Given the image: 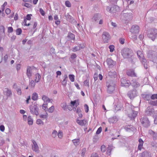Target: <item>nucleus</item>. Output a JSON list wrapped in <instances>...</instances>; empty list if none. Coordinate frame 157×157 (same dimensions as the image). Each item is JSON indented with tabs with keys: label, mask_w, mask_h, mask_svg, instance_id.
Returning a JSON list of instances; mask_svg holds the SVG:
<instances>
[{
	"label": "nucleus",
	"mask_w": 157,
	"mask_h": 157,
	"mask_svg": "<svg viewBox=\"0 0 157 157\" xmlns=\"http://www.w3.org/2000/svg\"><path fill=\"white\" fill-rule=\"evenodd\" d=\"M106 86L107 92L109 94H112L115 89V82L112 80H109L106 82Z\"/></svg>",
	"instance_id": "f257e3e1"
},
{
	"label": "nucleus",
	"mask_w": 157,
	"mask_h": 157,
	"mask_svg": "<svg viewBox=\"0 0 157 157\" xmlns=\"http://www.w3.org/2000/svg\"><path fill=\"white\" fill-rule=\"evenodd\" d=\"M121 54L124 58H131L132 63L133 62L132 59L133 52L132 51L128 48H124L122 51Z\"/></svg>",
	"instance_id": "f03ea898"
},
{
	"label": "nucleus",
	"mask_w": 157,
	"mask_h": 157,
	"mask_svg": "<svg viewBox=\"0 0 157 157\" xmlns=\"http://www.w3.org/2000/svg\"><path fill=\"white\" fill-rule=\"evenodd\" d=\"M147 36L152 41H154L157 37V29H150L148 32Z\"/></svg>",
	"instance_id": "7ed1b4c3"
},
{
	"label": "nucleus",
	"mask_w": 157,
	"mask_h": 157,
	"mask_svg": "<svg viewBox=\"0 0 157 157\" xmlns=\"http://www.w3.org/2000/svg\"><path fill=\"white\" fill-rule=\"evenodd\" d=\"M137 54L142 64L144 65V68L147 69V61L144 58V55L142 52L140 51H138L137 52Z\"/></svg>",
	"instance_id": "20e7f679"
},
{
	"label": "nucleus",
	"mask_w": 157,
	"mask_h": 157,
	"mask_svg": "<svg viewBox=\"0 0 157 157\" xmlns=\"http://www.w3.org/2000/svg\"><path fill=\"white\" fill-rule=\"evenodd\" d=\"M142 98L146 101H150L149 104L151 105L157 106V100L156 101H150L151 99V94H144L141 95Z\"/></svg>",
	"instance_id": "39448f33"
},
{
	"label": "nucleus",
	"mask_w": 157,
	"mask_h": 157,
	"mask_svg": "<svg viewBox=\"0 0 157 157\" xmlns=\"http://www.w3.org/2000/svg\"><path fill=\"white\" fill-rule=\"evenodd\" d=\"M147 57L151 61L155 63H157V52L152 51H150L147 54Z\"/></svg>",
	"instance_id": "423d86ee"
},
{
	"label": "nucleus",
	"mask_w": 157,
	"mask_h": 157,
	"mask_svg": "<svg viewBox=\"0 0 157 157\" xmlns=\"http://www.w3.org/2000/svg\"><path fill=\"white\" fill-rule=\"evenodd\" d=\"M121 18L122 20L128 22L132 19V14L131 13H122L121 14Z\"/></svg>",
	"instance_id": "0eeeda50"
},
{
	"label": "nucleus",
	"mask_w": 157,
	"mask_h": 157,
	"mask_svg": "<svg viewBox=\"0 0 157 157\" xmlns=\"http://www.w3.org/2000/svg\"><path fill=\"white\" fill-rule=\"evenodd\" d=\"M119 7L117 6L114 5L112 6H108L107 7L106 10L111 13H115L119 10Z\"/></svg>",
	"instance_id": "6e6552de"
},
{
	"label": "nucleus",
	"mask_w": 157,
	"mask_h": 157,
	"mask_svg": "<svg viewBox=\"0 0 157 157\" xmlns=\"http://www.w3.org/2000/svg\"><path fill=\"white\" fill-rule=\"evenodd\" d=\"M30 112L33 114L37 116L39 115L38 108L36 105H30L29 107Z\"/></svg>",
	"instance_id": "1a4fd4ad"
},
{
	"label": "nucleus",
	"mask_w": 157,
	"mask_h": 157,
	"mask_svg": "<svg viewBox=\"0 0 157 157\" xmlns=\"http://www.w3.org/2000/svg\"><path fill=\"white\" fill-rule=\"evenodd\" d=\"M102 38L104 42L107 43L110 39V36L108 32H103L102 35Z\"/></svg>",
	"instance_id": "9d476101"
},
{
	"label": "nucleus",
	"mask_w": 157,
	"mask_h": 157,
	"mask_svg": "<svg viewBox=\"0 0 157 157\" xmlns=\"http://www.w3.org/2000/svg\"><path fill=\"white\" fill-rule=\"evenodd\" d=\"M141 123L146 128H147L150 126V122L146 117H144L140 120Z\"/></svg>",
	"instance_id": "9b49d317"
},
{
	"label": "nucleus",
	"mask_w": 157,
	"mask_h": 157,
	"mask_svg": "<svg viewBox=\"0 0 157 157\" xmlns=\"http://www.w3.org/2000/svg\"><path fill=\"white\" fill-rule=\"evenodd\" d=\"M3 94L7 98L11 97L12 95V93L11 90L8 88H5L3 89Z\"/></svg>",
	"instance_id": "f8f14e48"
},
{
	"label": "nucleus",
	"mask_w": 157,
	"mask_h": 157,
	"mask_svg": "<svg viewBox=\"0 0 157 157\" xmlns=\"http://www.w3.org/2000/svg\"><path fill=\"white\" fill-rule=\"evenodd\" d=\"M130 84V81L126 80L125 78H123L121 79V85L122 86L128 87Z\"/></svg>",
	"instance_id": "ddd939ff"
},
{
	"label": "nucleus",
	"mask_w": 157,
	"mask_h": 157,
	"mask_svg": "<svg viewBox=\"0 0 157 157\" xmlns=\"http://www.w3.org/2000/svg\"><path fill=\"white\" fill-rule=\"evenodd\" d=\"M32 141L33 142V144H32V150L36 153H38L40 151L37 143L34 140H32Z\"/></svg>",
	"instance_id": "4468645a"
},
{
	"label": "nucleus",
	"mask_w": 157,
	"mask_h": 157,
	"mask_svg": "<svg viewBox=\"0 0 157 157\" xmlns=\"http://www.w3.org/2000/svg\"><path fill=\"white\" fill-rule=\"evenodd\" d=\"M101 17V15L99 13H95L93 16L91 18V21L95 23H98L99 20Z\"/></svg>",
	"instance_id": "2eb2a0df"
},
{
	"label": "nucleus",
	"mask_w": 157,
	"mask_h": 157,
	"mask_svg": "<svg viewBox=\"0 0 157 157\" xmlns=\"http://www.w3.org/2000/svg\"><path fill=\"white\" fill-rule=\"evenodd\" d=\"M138 113V112L137 111L133 110H132L131 112L128 114V116L131 120H133L135 119V118L137 116Z\"/></svg>",
	"instance_id": "dca6fc26"
},
{
	"label": "nucleus",
	"mask_w": 157,
	"mask_h": 157,
	"mask_svg": "<svg viewBox=\"0 0 157 157\" xmlns=\"http://www.w3.org/2000/svg\"><path fill=\"white\" fill-rule=\"evenodd\" d=\"M130 32L133 34L138 33L139 32V26L136 25H133L130 30Z\"/></svg>",
	"instance_id": "f3484780"
},
{
	"label": "nucleus",
	"mask_w": 157,
	"mask_h": 157,
	"mask_svg": "<svg viewBox=\"0 0 157 157\" xmlns=\"http://www.w3.org/2000/svg\"><path fill=\"white\" fill-rule=\"evenodd\" d=\"M106 62L109 68H113L116 65V62L113 61L110 58H108L106 60Z\"/></svg>",
	"instance_id": "a211bd4d"
},
{
	"label": "nucleus",
	"mask_w": 157,
	"mask_h": 157,
	"mask_svg": "<svg viewBox=\"0 0 157 157\" xmlns=\"http://www.w3.org/2000/svg\"><path fill=\"white\" fill-rule=\"evenodd\" d=\"M85 47L84 45L83 44H78V46H75L73 47L72 50L73 52H76L81 49H83Z\"/></svg>",
	"instance_id": "6ab92c4d"
},
{
	"label": "nucleus",
	"mask_w": 157,
	"mask_h": 157,
	"mask_svg": "<svg viewBox=\"0 0 157 157\" xmlns=\"http://www.w3.org/2000/svg\"><path fill=\"white\" fill-rule=\"evenodd\" d=\"M155 110L152 107H148L146 110V114L147 115H151L154 112Z\"/></svg>",
	"instance_id": "aec40b11"
},
{
	"label": "nucleus",
	"mask_w": 157,
	"mask_h": 157,
	"mask_svg": "<svg viewBox=\"0 0 157 157\" xmlns=\"http://www.w3.org/2000/svg\"><path fill=\"white\" fill-rule=\"evenodd\" d=\"M127 95L131 99L134 98L136 95V90H130L128 92Z\"/></svg>",
	"instance_id": "412c9836"
},
{
	"label": "nucleus",
	"mask_w": 157,
	"mask_h": 157,
	"mask_svg": "<svg viewBox=\"0 0 157 157\" xmlns=\"http://www.w3.org/2000/svg\"><path fill=\"white\" fill-rule=\"evenodd\" d=\"M124 128L126 131L129 132H134L136 130V128L131 125H128L126 126Z\"/></svg>",
	"instance_id": "4be33fe9"
},
{
	"label": "nucleus",
	"mask_w": 157,
	"mask_h": 157,
	"mask_svg": "<svg viewBox=\"0 0 157 157\" xmlns=\"http://www.w3.org/2000/svg\"><path fill=\"white\" fill-rule=\"evenodd\" d=\"M149 133L152 137L154 140H156L157 139V133L156 132L152 130H149L148 131Z\"/></svg>",
	"instance_id": "5701e85b"
},
{
	"label": "nucleus",
	"mask_w": 157,
	"mask_h": 157,
	"mask_svg": "<svg viewBox=\"0 0 157 157\" xmlns=\"http://www.w3.org/2000/svg\"><path fill=\"white\" fill-rule=\"evenodd\" d=\"M127 75L132 77H136V75L133 69H129L127 72Z\"/></svg>",
	"instance_id": "b1692460"
},
{
	"label": "nucleus",
	"mask_w": 157,
	"mask_h": 157,
	"mask_svg": "<svg viewBox=\"0 0 157 157\" xmlns=\"http://www.w3.org/2000/svg\"><path fill=\"white\" fill-rule=\"evenodd\" d=\"M139 157H150V154L147 151H145L139 154Z\"/></svg>",
	"instance_id": "393cba45"
},
{
	"label": "nucleus",
	"mask_w": 157,
	"mask_h": 157,
	"mask_svg": "<svg viewBox=\"0 0 157 157\" xmlns=\"http://www.w3.org/2000/svg\"><path fill=\"white\" fill-rule=\"evenodd\" d=\"M42 99L45 103H47V102L52 103V99H50L48 97L45 95L42 96Z\"/></svg>",
	"instance_id": "a878e982"
},
{
	"label": "nucleus",
	"mask_w": 157,
	"mask_h": 157,
	"mask_svg": "<svg viewBox=\"0 0 157 157\" xmlns=\"http://www.w3.org/2000/svg\"><path fill=\"white\" fill-rule=\"evenodd\" d=\"M117 121L118 119L116 116H113L108 119V121L110 123H115Z\"/></svg>",
	"instance_id": "bb28decb"
},
{
	"label": "nucleus",
	"mask_w": 157,
	"mask_h": 157,
	"mask_svg": "<svg viewBox=\"0 0 157 157\" xmlns=\"http://www.w3.org/2000/svg\"><path fill=\"white\" fill-rule=\"evenodd\" d=\"M138 141L139 144L138 147V149L141 151L143 147L144 141L141 138L139 139Z\"/></svg>",
	"instance_id": "cd10ccee"
},
{
	"label": "nucleus",
	"mask_w": 157,
	"mask_h": 157,
	"mask_svg": "<svg viewBox=\"0 0 157 157\" xmlns=\"http://www.w3.org/2000/svg\"><path fill=\"white\" fill-rule=\"evenodd\" d=\"M131 84L135 88L137 87L140 85L139 83L137 82L136 80H133L131 83Z\"/></svg>",
	"instance_id": "c85d7f7f"
},
{
	"label": "nucleus",
	"mask_w": 157,
	"mask_h": 157,
	"mask_svg": "<svg viewBox=\"0 0 157 157\" xmlns=\"http://www.w3.org/2000/svg\"><path fill=\"white\" fill-rule=\"evenodd\" d=\"M117 73L113 69H112L111 71H109L108 75L110 77H115L116 76Z\"/></svg>",
	"instance_id": "c756f323"
},
{
	"label": "nucleus",
	"mask_w": 157,
	"mask_h": 157,
	"mask_svg": "<svg viewBox=\"0 0 157 157\" xmlns=\"http://www.w3.org/2000/svg\"><path fill=\"white\" fill-rule=\"evenodd\" d=\"M67 37L71 40H74L75 39V35L71 32L68 33Z\"/></svg>",
	"instance_id": "7c9ffc66"
},
{
	"label": "nucleus",
	"mask_w": 157,
	"mask_h": 157,
	"mask_svg": "<svg viewBox=\"0 0 157 157\" xmlns=\"http://www.w3.org/2000/svg\"><path fill=\"white\" fill-rule=\"evenodd\" d=\"M72 141L74 145L76 146L78 145L80 143V139H75L72 140Z\"/></svg>",
	"instance_id": "2f4dec72"
},
{
	"label": "nucleus",
	"mask_w": 157,
	"mask_h": 157,
	"mask_svg": "<svg viewBox=\"0 0 157 157\" xmlns=\"http://www.w3.org/2000/svg\"><path fill=\"white\" fill-rule=\"evenodd\" d=\"M38 95L37 93H33L32 94V99L34 101H36L37 100Z\"/></svg>",
	"instance_id": "473e14b6"
},
{
	"label": "nucleus",
	"mask_w": 157,
	"mask_h": 157,
	"mask_svg": "<svg viewBox=\"0 0 157 157\" xmlns=\"http://www.w3.org/2000/svg\"><path fill=\"white\" fill-rule=\"evenodd\" d=\"M28 124L29 125H32L33 124V120L30 116H29L27 119Z\"/></svg>",
	"instance_id": "72a5a7b5"
},
{
	"label": "nucleus",
	"mask_w": 157,
	"mask_h": 157,
	"mask_svg": "<svg viewBox=\"0 0 157 157\" xmlns=\"http://www.w3.org/2000/svg\"><path fill=\"white\" fill-rule=\"evenodd\" d=\"M35 81L36 82H38L41 78V76L38 73H37L35 75Z\"/></svg>",
	"instance_id": "f704fd0d"
},
{
	"label": "nucleus",
	"mask_w": 157,
	"mask_h": 157,
	"mask_svg": "<svg viewBox=\"0 0 157 157\" xmlns=\"http://www.w3.org/2000/svg\"><path fill=\"white\" fill-rule=\"evenodd\" d=\"M32 69H27L26 75L29 78H30L32 75Z\"/></svg>",
	"instance_id": "c9c22d12"
},
{
	"label": "nucleus",
	"mask_w": 157,
	"mask_h": 157,
	"mask_svg": "<svg viewBox=\"0 0 157 157\" xmlns=\"http://www.w3.org/2000/svg\"><path fill=\"white\" fill-rule=\"evenodd\" d=\"M84 121H85L84 120H79L78 119H77L76 121L77 123L81 126L85 125V123Z\"/></svg>",
	"instance_id": "e433bc0d"
},
{
	"label": "nucleus",
	"mask_w": 157,
	"mask_h": 157,
	"mask_svg": "<svg viewBox=\"0 0 157 157\" xmlns=\"http://www.w3.org/2000/svg\"><path fill=\"white\" fill-rule=\"evenodd\" d=\"M71 104L73 106H75L76 107L79 105V103L78 102H77V101L76 100L74 101H71Z\"/></svg>",
	"instance_id": "4c0bfd02"
},
{
	"label": "nucleus",
	"mask_w": 157,
	"mask_h": 157,
	"mask_svg": "<svg viewBox=\"0 0 157 157\" xmlns=\"http://www.w3.org/2000/svg\"><path fill=\"white\" fill-rule=\"evenodd\" d=\"M61 106L64 110H66L67 108V103L66 102H63L61 103Z\"/></svg>",
	"instance_id": "58836bf2"
},
{
	"label": "nucleus",
	"mask_w": 157,
	"mask_h": 157,
	"mask_svg": "<svg viewBox=\"0 0 157 157\" xmlns=\"http://www.w3.org/2000/svg\"><path fill=\"white\" fill-rule=\"evenodd\" d=\"M0 33L1 34L5 35V28L3 25L0 26Z\"/></svg>",
	"instance_id": "ea45409f"
},
{
	"label": "nucleus",
	"mask_w": 157,
	"mask_h": 157,
	"mask_svg": "<svg viewBox=\"0 0 157 157\" xmlns=\"http://www.w3.org/2000/svg\"><path fill=\"white\" fill-rule=\"evenodd\" d=\"M151 99L152 100L157 99V94H151Z\"/></svg>",
	"instance_id": "a19ab883"
},
{
	"label": "nucleus",
	"mask_w": 157,
	"mask_h": 157,
	"mask_svg": "<svg viewBox=\"0 0 157 157\" xmlns=\"http://www.w3.org/2000/svg\"><path fill=\"white\" fill-rule=\"evenodd\" d=\"M69 78L71 82H74L75 80V76L73 75H70Z\"/></svg>",
	"instance_id": "79ce46f5"
},
{
	"label": "nucleus",
	"mask_w": 157,
	"mask_h": 157,
	"mask_svg": "<svg viewBox=\"0 0 157 157\" xmlns=\"http://www.w3.org/2000/svg\"><path fill=\"white\" fill-rule=\"evenodd\" d=\"M16 32L17 35H20L22 31L21 28H17L16 30Z\"/></svg>",
	"instance_id": "37998d69"
},
{
	"label": "nucleus",
	"mask_w": 157,
	"mask_h": 157,
	"mask_svg": "<svg viewBox=\"0 0 157 157\" xmlns=\"http://www.w3.org/2000/svg\"><path fill=\"white\" fill-rule=\"evenodd\" d=\"M84 85L89 87V80L88 79H87L86 80H85L84 82Z\"/></svg>",
	"instance_id": "c03bdc74"
},
{
	"label": "nucleus",
	"mask_w": 157,
	"mask_h": 157,
	"mask_svg": "<svg viewBox=\"0 0 157 157\" xmlns=\"http://www.w3.org/2000/svg\"><path fill=\"white\" fill-rule=\"evenodd\" d=\"M35 85V83L33 80H32L29 83V86L32 88H34Z\"/></svg>",
	"instance_id": "a18cd8bd"
},
{
	"label": "nucleus",
	"mask_w": 157,
	"mask_h": 157,
	"mask_svg": "<svg viewBox=\"0 0 157 157\" xmlns=\"http://www.w3.org/2000/svg\"><path fill=\"white\" fill-rule=\"evenodd\" d=\"M54 109V106H51L50 108H49L48 109V112L50 113H52Z\"/></svg>",
	"instance_id": "49530a36"
},
{
	"label": "nucleus",
	"mask_w": 157,
	"mask_h": 157,
	"mask_svg": "<svg viewBox=\"0 0 157 157\" xmlns=\"http://www.w3.org/2000/svg\"><path fill=\"white\" fill-rule=\"evenodd\" d=\"M86 151V148H83L82 149L81 151V154L82 156L84 157L85 156Z\"/></svg>",
	"instance_id": "de8ad7c7"
},
{
	"label": "nucleus",
	"mask_w": 157,
	"mask_h": 157,
	"mask_svg": "<svg viewBox=\"0 0 157 157\" xmlns=\"http://www.w3.org/2000/svg\"><path fill=\"white\" fill-rule=\"evenodd\" d=\"M65 6L68 7H70L71 6V4L69 1H66L65 2Z\"/></svg>",
	"instance_id": "09e8293b"
},
{
	"label": "nucleus",
	"mask_w": 157,
	"mask_h": 157,
	"mask_svg": "<svg viewBox=\"0 0 157 157\" xmlns=\"http://www.w3.org/2000/svg\"><path fill=\"white\" fill-rule=\"evenodd\" d=\"M101 151L102 152H104L106 150V147L105 145H102L101 147Z\"/></svg>",
	"instance_id": "8fccbe9b"
},
{
	"label": "nucleus",
	"mask_w": 157,
	"mask_h": 157,
	"mask_svg": "<svg viewBox=\"0 0 157 157\" xmlns=\"http://www.w3.org/2000/svg\"><path fill=\"white\" fill-rule=\"evenodd\" d=\"M22 5L23 6H25L28 8H30L31 6V5L27 3H23Z\"/></svg>",
	"instance_id": "3c124183"
},
{
	"label": "nucleus",
	"mask_w": 157,
	"mask_h": 157,
	"mask_svg": "<svg viewBox=\"0 0 157 157\" xmlns=\"http://www.w3.org/2000/svg\"><path fill=\"white\" fill-rule=\"evenodd\" d=\"M109 48L110 49V52H113L114 49V46L113 45H109Z\"/></svg>",
	"instance_id": "603ef678"
},
{
	"label": "nucleus",
	"mask_w": 157,
	"mask_h": 157,
	"mask_svg": "<svg viewBox=\"0 0 157 157\" xmlns=\"http://www.w3.org/2000/svg\"><path fill=\"white\" fill-rule=\"evenodd\" d=\"M16 90L17 91V94L18 95H21V89L20 87H18L17 89H16Z\"/></svg>",
	"instance_id": "864d4df0"
},
{
	"label": "nucleus",
	"mask_w": 157,
	"mask_h": 157,
	"mask_svg": "<svg viewBox=\"0 0 157 157\" xmlns=\"http://www.w3.org/2000/svg\"><path fill=\"white\" fill-rule=\"evenodd\" d=\"M57 135L58 133L57 132L56 130H54L52 133V137L55 138L56 136Z\"/></svg>",
	"instance_id": "5fc2aeb1"
},
{
	"label": "nucleus",
	"mask_w": 157,
	"mask_h": 157,
	"mask_svg": "<svg viewBox=\"0 0 157 157\" xmlns=\"http://www.w3.org/2000/svg\"><path fill=\"white\" fill-rule=\"evenodd\" d=\"M36 123L38 124H43L44 122L40 119H38L36 121Z\"/></svg>",
	"instance_id": "6e6d98bb"
},
{
	"label": "nucleus",
	"mask_w": 157,
	"mask_h": 157,
	"mask_svg": "<svg viewBox=\"0 0 157 157\" xmlns=\"http://www.w3.org/2000/svg\"><path fill=\"white\" fill-rule=\"evenodd\" d=\"M47 105V103H46L45 104H44L42 105V108L45 111H46V110H48Z\"/></svg>",
	"instance_id": "4d7b16f0"
},
{
	"label": "nucleus",
	"mask_w": 157,
	"mask_h": 157,
	"mask_svg": "<svg viewBox=\"0 0 157 157\" xmlns=\"http://www.w3.org/2000/svg\"><path fill=\"white\" fill-rule=\"evenodd\" d=\"M84 107L85 108V111L86 113H87L89 110V106H88L86 104H85L84 105Z\"/></svg>",
	"instance_id": "13d9d810"
},
{
	"label": "nucleus",
	"mask_w": 157,
	"mask_h": 157,
	"mask_svg": "<svg viewBox=\"0 0 157 157\" xmlns=\"http://www.w3.org/2000/svg\"><path fill=\"white\" fill-rule=\"evenodd\" d=\"M13 31V29L12 27H9L8 28V33H12Z\"/></svg>",
	"instance_id": "bf43d9fd"
},
{
	"label": "nucleus",
	"mask_w": 157,
	"mask_h": 157,
	"mask_svg": "<svg viewBox=\"0 0 157 157\" xmlns=\"http://www.w3.org/2000/svg\"><path fill=\"white\" fill-rule=\"evenodd\" d=\"M101 131H102V128L101 127H100L97 129V130L96 132V134H99L101 132Z\"/></svg>",
	"instance_id": "052dcab7"
},
{
	"label": "nucleus",
	"mask_w": 157,
	"mask_h": 157,
	"mask_svg": "<svg viewBox=\"0 0 157 157\" xmlns=\"http://www.w3.org/2000/svg\"><path fill=\"white\" fill-rule=\"evenodd\" d=\"M48 117V114L46 113V114L43 115L41 114L40 115V117L41 118L45 119L47 118Z\"/></svg>",
	"instance_id": "680f3d73"
},
{
	"label": "nucleus",
	"mask_w": 157,
	"mask_h": 157,
	"mask_svg": "<svg viewBox=\"0 0 157 157\" xmlns=\"http://www.w3.org/2000/svg\"><path fill=\"white\" fill-rule=\"evenodd\" d=\"M124 38H121L119 39V41L121 44H124Z\"/></svg>",
	"instance_id": "e2e57ef3"
},
{
	"label": "nucleus",
	"mask_w": 157,
	"mask_h": 157,
	"mask_svg": "<svg viewBox=\"0 0 157 157\" xmlns=\"http://www.w3.org/2000/svg\"><path fill=\"white\" fill-rule=\"evenodd\" d=\"M39 11L42 15L44 16L45 15V13L42 9L40 8Z\"/></svg>",
	"instance_id": "0e129e2a"
},
{
	"label": "nucleus",
	"mask_w": 157,
	"mask_h": 157,
	"mask_svg": "<svg viewBox=\"0 0 157 157\" xmlns=\"http://www.w3.org/2000/svg\"><path fill=\"white\" fill-rule=\"evenodd\" d=\"M77 56L75 53H72L71 56V58L72 59H75L77 57Z\"/></svg>",
	"instance_id": "69168bd1"
},
{
	"label": "nucleus",
	"mask_w": 157,
	"mask_h": 157,
	"mask_svg": "<svg viewBox=\"0 0 157 157\" xmlns=\"http://www.w3.org/2000/svg\"><path fill=\"white\" fill-rule=\"evenodd\" d=\"M32 16L31 14H28L26 16V17L25 19L28 20H30L31 19V16Z\"/></svg>",
	"instance_id": "338daca9"
},
{
	"label": "nucleus",
	"mask_w": 157,
	"mask_h": 157,
	"mask_svg": "<svg viewBox=\"0 0 157 157\" xmlns=\"http://www.w3.org/2000/svg\"><path fill=\"white\" fill-rule=\"evenodd\" d=\"M91 157H99V156L97 153H93L91 155Z\"/></svg>",
	"instance_id": "774afa93"
}]
</instances>
